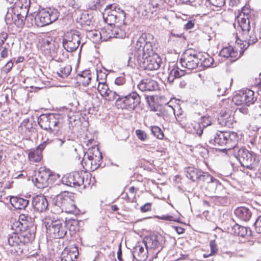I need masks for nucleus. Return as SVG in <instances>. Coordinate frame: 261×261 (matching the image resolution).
Masks as SVG:
<instances>
[{"label": "nucleus", "mask_w": 261, "mask_h": 261, "mask_svg": "<svg viewBox=\"0 0 261 261\" xmlns=\"http://www.w3.org/2000/svg\"><path fill=\"white\" fill-rule=\"evenodd\" d=\"M49 120V128H48V132L58 136L60 133V128L62 126L59 115L51 114Z\"/></svg>", "instance_id": "obj_22"}, {"label": "nucleus", "mask_w": 261, "mask_h": 261, "mask_svg": "<svg viewBox=\"0 0 261 261\" xmlns=\"http://www.w3.org/2000/svg\"><path fill=\"white\" fill-rule=\"evenodd\" d=\"M54 45L51 39H46L43 41V47L45 49H51L52 46Z\"/></svg>", "instance_id": "obj_54"}, {"label": "nucleus", "mask_w": 261, "mask_h": 261, "mask_svg": "<svg viewBox=\"0 0 261 261\" xmlns=\"http://www.w3.org/2000/svg\"><path fill=\"white\" fill-rule=\"evenodd\" d=\"M156 39L149 33H143L138 39L136 49L138 63L145 70H154L159 68L161 59L156 53Z\"/></svg>", "instance_id": "obj_1"}, {"label": "nucleus", "mask_w": 261, "mask_h": 261, "mask_svg": "<svg viewBox=\"0 0 261 261\" xmlns=\"http://www.w3.org/2000/svg\"><path fill=\"white\" fill-rule=\"evenodd\" d=\"M115 84L116 85L121 86L122 85H126V80L124 76L117 77L115 80Z\"/></svg>", "instance_id": "obj_51"}, {"label": "nucleus", "mask_w": 261, "mask_h": 261, "mask_svg": "<svg viewBox=\"0 0 261 261\" xmlns=\"http://www.w3.org/2000/svg\"><path fill=\"white\" fill-rule=\"evenodd\" d=\"M228 135L227 133L220 132L217 134L214 138L209 141L210 145H216V144L220 146H223L227 144Z\"/></svg>", "instance_id": "obj_25"}, {"label": "nucleus", "mask_w": 261, "mask_h": 261, "mask_svg": "<svg viewBox=\"0 0 261 261\" xmlns=\"http://www.w3.org/2000/svg\"><path fill=\"white\" fill-rule=\"evenodd\" d=\"M117 97H118V95L117 91H113L110 89L109 90H108V93L103 97H105L106 100L112 101L115 99Z\"/></svg>", "instance_id": "obj_43"}, {"label": "nucleus", "mask_w": 261, "mask_h": 261, "mask_svg": "<svg viewBox=\"0 0 261 261\" xmlns=\"http://www.w3.org/2000/svg\"><path fill=\"white\" fill-rule=\"evenodd\" d=\"M23 11V13L22 12L18 13L16 12L15 9L9 10L5 17L7 23H14L17 27H22L24 24V21L25 19H31L32 17V15L27 17L25 11L24 10Z\"/></svg>", "instance_id": "obj_16"}, {"label": "nucleus", "mask_w": 261, "mask_h": 261, "mask_svg": "<svg viewBox=\"0 0 261 261\" xmlns=\"http://www.w3.org/2000/svg\"><path fill=\"white\" fill-rule=\"evenodd\" d=\"M51 172L49 169L41 168L32 180L38 188L42 189L48 186L51 181Z\"/></svg>", "instance_id": "obj_15"}, {"label": "nucleus", "mask_w": 261, "mask_h": 261, "mask_svg": "<svg viewBox=\"0 0 261 261\" xmlns=\"http://www.w3.org/2000/svg\"><path fill=\"white\" fill-rule=\"evenodd\" d=\"M212 5L220 7L223 6L224 4V0H207Z\"/></svg>", "instance_id": "obj_52"}, {"label": "nucleus", "mask_w": 261, "mask_h": 261, "mask_svg": "<svg viewBox=\"0 0 261 261\" xmlns=\"http://www.w3.org/2000/svg\"><path fill=\"white\" fill-rule=\"evenodd\" d=\"M32 204L34 210L39 213L45 212L48 207V201L43 195H38L32 199Z\"/></svg>", "instance_id": "obj_18"}, {"label": "nucleus", "mask_w": 261, "mask_h": 261, "mask_svg": "<svg viewBox=\"0 0 261 261\" xmlns=\"http://www.w3.org/2000/svg\"><path fill=\"white\" fill-rule=\"evenodd\" d=\"M117 258L119 261H123L122 258V251L121 249V245H119L118 250L117 251Z\"/></svg>", "instance_id": "obj_62"}, {"label": "nucleus", "mask_w": 261, "mask_h": 261, "mask_svg": "<svg viewBox=\"0 0 261 261\" xmlns=\"http://www.w3.org/2000/svg\"><path fill=\"white\" fill-rule=\"evenodd\" d=\"M9 51V50L8 48L3 47L2 50L1 51V57L3 58H6L8 55Z\"/></svg>", "instance_id": "obj_59"}, {"label": "nucleus", "mask_w": 261, "mask_h": 261, "mask_svg": "<svg viewBox=\"0 0 261 261\" xmlns=\"http://www.w3.org/2000/svg\"><path fill=\"white\" fill-rule=\"evenodd\" d=\"M240 0H229V6H237L240 3Z\"/></svg>", "instance_id": "obj_63"}, {"label": "nucleus", "mask_w": 261, "mask_h": 261, "mask_svg": "<svg viewBox=\"0 0 261 261\" xmlns=\"http://www.w3.org/2000/svg\"><path fill=\"white\" fill-rule=\"evenodd\" d=\"M97 90L101 96L104 97L110 90L108 85L106 82H99L97 87Z\"/></svg>", "instance_id": "obj_40"}, {"label": "nucleus", "mask_w": 261, "mask_h": 261, "mask_svg": "<svg viewBox=\"0 0 261 261\" xmlns=\"http://www.w3.org/2000/svg\"><path fill=\"white\" fill-rule=\"evenodd\" d=\"M136 134L138 139L141 141H145L147 138V135L145 132L141 129H137L136 130Z\"/></svg>", "instance_id": "obj_47"}, {"label": "nucleus", "mask_w": 261, "mask_h": 261, "mask_svg": "<svg viewBox=\"0 0 261 261\" xmlns=\"http://www.w3.org/2000/svg\"><path fill=\"white\" fill-rule=\"evenodd\" d=\"M171 71L173 74V76H175L176 79L182 76L185 74V72L184 70H179L178 68H174Z\"/></svg>", "instance_id": "obj_46"}, {"label": "nucleus", "mask_w": 261, "mask_h": 261, "mask_svg": "<svg viewBox=\"0 0 261 261\" xmlns=\"http://www.w3.org/2000/svg\"><path fill=\"white\" fill-rule=\"evenodd\" d=\"M12 205L15 209H24L29 204V200L18 197H12L10 199Z\"/></svg>", "instance_id": "obj_30"}, {"label": "nucleus", "mask_w": 261, "mask_h": 261, "mask_svg": "<svg viewBox=\"0 0 261 261\" xmlns=\"http://www.w3.org/2000/svg\"><path fill=\"white\" fill-rule=\"evenodd\" d=\"M87 36L94 43L101 41V32L98 30H91L87 33Z\"/></svg>", "instance_id": "obj_36"}, {"label": "nucleus", "mask_w": 261, "mask_h": 261, "mask_svg": "<svg viewBox=\"0 0 261 261\" xmlns=\"http://www.w3.org/2000/svg\"><path fill=\"white\" fill-rule=\"evenodd\" d=\"M158 218L160 219L169 221H175V220L173 218V217L172 216L168 215H163L162 216L158 217Z\"/></svg>", "instance_id": "obj_57"}, {"label": "nucleus", "mask_w": 261, "mask_h": 261, "mask_svg": "<svg viewBox=\"0 0 261 261\" xmlns=\"http://www.w3.org/2000/svg\"><path fill=\"white\" fill-rule=\"evenodd\" d=\"M81 39V33L79 31L75 30L67 31L63 39V46L68 52L74 51L79 46Z\"/></svg>", "instance_id": "obj_11"}, {"label": "nucleus", "mask_w": 261, "mask_h": 261, "mask_svg": "<svg viewBox=\"0 0 261 261\" xmlns=\"http://www.w3.org/2000/svg\"><path fill=\"white\" fill-rule=\"evenodd\" d=\"M71 71V67L69 65H66L64 66H61L57 71L58 75L62 79L67 77Z\"/></svg>", "instance_id": "obj_38"}, {"label": "nucleus", "mask_w": 261, "mask_h": 261, "mask_svg": "<svg viewBox=\"0 0 261 261\" xmlns=\"http://www.w3.org/2000/svg\"><path fill=\"white\" fill-rule=\"evenodd\" d=\"M151 130L152 132V134L158 139H162L164 138V134L161 129V128H160L158 126H153L151 127Z\"/></svg>", "instance_id": "obj_41"}, {"label": "nucleus", "mask_w": 261, "mask_h": 261, "mask_svg": "<svg viewBox=\"0 0 261 261\" xmlns=\"http://www.w3.org/2000/svg\"><path fill=\"white\" fill-rule=\"evenodd\" d=\"M151 204L150 203H146L141 207V211L142 212H146L151 210Z\"/></svg>", "instance_id": "obj_56"}, {"label": "nucleus", "mask_w": 261, "mask_h": 261, "mask_svg": "<svg viewBox=\"0 0 261 261\" xmlns=\"http://www.w3.org/2000/svg\"><path fill=\"white\" fill-rule=\"evenodd\" d=\"M186 175L187 178L193 181L199 180L209 182L212 181V177L207 172H202L198 169L191 167L187 169Z\"/></svg>", "instance_id": "obj_17"}, {"label": "nucleus", "mask_w": 261, "mask_h": 261, "mask_svg": "<svg viewBox=\"0 0 261 261\" xmlns=\"http://www.w3.org/2000/svg\"><path fill=\"white\" fill-rule=\"evenodd\" d=\"M116 103L122 109L134 111L140 104L141 96L136 91H133L123 96V97L117 98Z\"/></svg>", "instance_id": "obj_9"}, {"label": "nucleus", "mask_w": 261, "mask_h": 261, "mask_svg": "<svg viewBox=\"0 0 261 261\" xmlns=\"http://www.w3.org/2000/svg\"><path fill=\"white\" fill-rule=\"evenodd\" d=\"M106 3V0H93V3L94 5L93 7L94 9H99L101 6H102Z\"/></svg>", "instance_id": "obj_53"}, {"label": "nucleus", "mask_w": 261, "mask_h": 261, "mask_svg": "<svg viewBox=\"0 0 261 261\" xmlns=\"http://www.w3.org/2000/svg\"><path fill=\"white\" fill-rule=\"evenodd\" d=\"M219 55L225 59H227L228 58V47H225L223 48L220 51Z\"/></svg>", "instance_id": "obj_55"}, {"label": "nucleus", "mask_w": 261, "mask_h": 261, "mask_svg": "<svg viewBox=\"0 0 261 261\" xmlns=\"http://www.w3.org/2000/svg\"><path fill=\"white\" fill-rule=\"evenodd\" d=\"M175 229L178 234H182L185 232V229L181 227H175Z\"/></svg>", "instance_id": "obj_64"}, {"label": "nucleus", "mask_w": 261, "mask_h": 261, "mask_svg": "<svg viewBox=\"0 0 261 261\" xmlns=\"http://www.w3.org/2000/svg\"><path fill=\"white\" fill-rule=\"evenodd\" d=\"M102 15L104 21L109 25H113L117 23L119 26H125V14L123 10L115 5L108 6L105 9Z\"/></svg>", "instance_id": "obj_5"}, {"label": "nucleus", "mask_w": 261, "mask_h": 261, "mask_svg": "<svg viewBox=\"0 0 261 261\" xmlns=\"http://www.w3.org/2000/svg\"><path fill=\"white\" fill-rule=\"evenodd\" d=\"M59 13L57 9L47 8L40 10L33 19L31 17V23L34 21L38 27H42L55 21L58 18Z\"/></svg>", "instance_id": "obj_7"}, {"label": "nucleus", "mask_w": 261, "mask_h": 261, "mask_svg": "<svg viewBox=\"0 0 261 261\" xmlns=\"http://www.w3.org/2000/svg\"><path fill=\"white\" fill-rule=\"evenodd\" d=\"M161 236H158L156 234H151L145 237L143 239V244L148 249H155L160 245V239Z\"/></svg>", "instance_id": "obj_24"}, {"label": "nucleus", "mask_w": 261, "mask_h": 261, "mask_svg": "<svg viewBox=\"0 0 261 261\" xmlns=\"http://www.w3.org/2000/svg\"><path fill=\"white\" fill-rule=\"evenodd\" d=\"M231 226L230 234L232 236L244 238L247 234V228L238 224H230Z\"/></svg>", "instance_id": "obj_28"}, {"label": "nucleus", "mask_w": 261, "mask_h": 261, "mask_svg": "<svg viewBox=\"0 0 261 261\" xmlns=\"http://www.w3.org/2000/svg\"><path fill=\"white\" fill-rule=\"evenodd\" d=\"M46 141H47L48 144L53 142L54 145L59 146V147H61L63 145V144L64 143L65 141V140H62V139H60L59 138H56L53 140H49L48 139Z\"/></svg>", "instance_id": "obj_48"}, {"label": "nucleus", "mask_w": 261, "mask_h": 261, "mask_svg": "<svg viewBox=\"0 0 261 261\" xmlns=\"http://www.w3.org/2000/svg\"><path fill=\"white\" fill-rule=\"evenodd\" d=\"M206 118L205 117H202L201 121L199 122H195L192 124L193 129L191 131L192 133H196L199 136H201L203 133V130L204 127L210 125V123L204 122Z\"/></svg>", "instance_id": "obj_31"}, {"label": "nucleus", "mask_w": 261, "mask_h": 261, "mask_svg": "<svg viewBox=\"0 0 261 261\" xmlns=\"http://www.w3.org/2000/svg\"><path fill=\"white\" fill-rule=\"evenodd\" d=\"M31 218L28 215L21 214L19 216V219L17 221H19L21 224H25L26 228L28 227L27 222Z\"/></svg>", "instance_id": "obj_49"}, {"label": "nucleus", "mask_w": 261, "mask_h": 261, "mask_svg": "<svg viewBox=\"0 0 261 261\" xmlns=\"http://www.w3.org/2000/svg\"><path fill=\"white\" fill-rule=\"evenodd\" d=\"M194 23L193 21H188L187 23L185 25V28L187 30L191 29L194 27Z\"/></svg>", "instance_id": "obj_60"}, {"label": "nucleus", "mask_w": 261, "mask_h": 261, "mask_svg": "<svg viewBox=\"0 0 261 261\" xmlns=\"http://www.w3.org/2000/svg\"><path fill=\"white\" fill-rule=\"evenodd\" d=\"M175 79H176L175 76H173V74L171 71H170L168 77V82L170 84H172Z\"/></svg>", "instance_id": "obj_61"}, {"label": "nucleus", "mask_w": 261, "mask_h": 261, "mask_svg": "<svg viewBox=\"0 0 261 261\" xmlns=\"http://www.w3.org/2000/svg\"><path fill=\"white\" fill-rule=\"evenodd\" d=\"M230 154L231 155L229 156V158L231 160L232 165L234 164V163H232V162L236 161L242 166L250 168L251 166L256 164L259 161L255 153L249 152L244 148H238V149L232 151Z\"/></svg>", "instance_id": "obj_4"}, {"label": "nucleus", "mask_w": 261, "mask_h": 261, "mask_svg": "<svg viewBox=\"0 0 261 261\" xmlns=\"http://www.w3.org/2000/svg\"><path fill=\"white\" fill-rule=\"evenodd\" d=\"M102 154L95 146L90 147L84 154L81 164L86 170L94 171L100 166Z\"/></svg>", "instance_id": "obj_6"}, {"label": "nucleus", "mask_w": 261, "mask_h": 261, "mask_svg": "<svg viewBox=\"0 0 261 261\" xmlns=\"http://www.w3.org/2000/svg\"><path fill=\"white\" fill-rule=\"evenodd\" d=\"M91 74L90 70H86L79 74V80L84 86H87L90 83L91 80Z\"/></svg>", "instance_id": "obj_35"}, {"label": "nucleus", "mask_w": 261, "mask_h": 261, "mask_svg": "<svg viewBox=\"0 0 261 261\" xmlns=\"http://www.w3.org/2000/svg\"><path fill=\"white\" fill-rule=\"evenodd\" d=\"M232 101L236 105H244L242 92L234 95Z\"/></svg>", "instance_id": "obj_42"}, {"label": "nucleus", "mask_w": 261, "mask_h": 261, "mask_svg": "<svg viewBox=\"0 0 261 261\" xmlns=\"http://www.w3.org/2000/svg\"><path fill=\"white\" fill-rule=\"evenodd\" d=\"M73 173L75 187H80L83 185V187L85 188L90 185V174L83 172H74Z\"/></svg>", "instance_id": "obj_20"}, {"label": "nucleus", "mask_w": 261, "mask_h": 261, "mask_svg": "<svg viewBox=\"0 0 261 261\" xmlns=\"http://www.w3.org/2000/svg\"><path fill=\"white\" fill-rule=\"evenodd\" d=\"M4 183L0 182V201H4L5 199L7 198L6 194V185H4Z\"/></svg>", "instance_id": "obj_45"}, {"label": "nucleus", "mask_w": 261, "mask_h": 261, "mask_svg": "<svg viewBox=\"0 0 261 261\" xmlns=\"http://www.w3.org/2000/svg\"><path fill=\"white\" fill-rule=\"evenodd\" d=\"M148 249H145L140 245H136L134 248L133 256L139 260H145L147 257Z\"/></svg>", "instance_id": "obj_29"}, {"label": "nucleus", "mask_w": 261, "mask_h": 261, "mask_svg": "<svg viewBox=\"0 0 261 261\" xmlns=\"http://www.w3.org/2000/svg\"><path fill=\"white\" fill-rule=\"evenodd\" d=\"M138 88L143 92L153 91L159 89V85L155 80L144 79L138 84Z\"/></svg>", "instance_id": "obj_21"}, {"label": "nucleus", "mask_w": 261, "mask_h": 261, "mask_svg": "<svg viewBox=\"0 0 261 261\" xmlns=\"http://www.w3.org/2000/svg\"><path fill=\"white\" fill-rule=\"evenodd\" d=\"M54 203L59 207L62 212L67 213H75L76 207L68 192H64L58 195L54 199Z\"/></svg>", "instance_id": "obj_10"}, {"label": "nucleus", "mask_w": 261, "mask_h": 261, "mask_svg": "<svg viewBox=\"0 0 261 261\" xmlns=\"http://www.w3.org/2000/svg\"><path fill=\"white\" fill-rule=\"evenodd\" d=\"M42 223L46 228L47 234L50 238L61 239L67 233V225L63 219H55L51 216H48L43 219Z\"/></svg>", "instance_id": "obj_3"}, {"label": "nucleus", "mask_w": 261, "mask_h": 261, "mask_svg": "<svg viewBox=\"0 0 261 261\" xmlns=\"http://www.w3.org/2000/svg\"><path fill=\"white\" fill-rule=\"evenodd\" d=\"M47 145V141H44L36 148L31 149L28 154L30 161L34 163L40 162L42 159V152Z\"/></svg>", "instance_id": "obj_19"}, {"label": "nucleus", "mask_w": 261, "mask_h": 261, "mask_svg": "<svg viewBox=\"0 0 261 261\" xmlns=\"http://www.w3.org/2000/svg\"><path fill=\"white\" fill-rule=\"evenodd\" d=\"M253 11L251 10L249 5L244 6L241 12L239 11L237 16L238 23L243 32H248L250 27V23L254 19Z\"/></svg>", "instance_id": "obj_13"}, {"label": "nucleus", "mask_w": 261, "mask_h": 261, "mask_svg": "<svg viewBox=\"0 0 261 261\" xmlns=\"http://www.w3.org/2000/svg\"><path fill=\"white\" fill-rule=\"evenodd\" d=\"M210 245L211 247V254L215 253L217 250V249L215 242L213 241H211Z\"/></svg>", "instance_id": "obj_58"}, {"label": "nucleus", "mask_w": 261, "mask_h": 261, "mask_svg": "<svg viewBox=\"0 0 261 261\" xmlns=\"http://www.w3.org/2000/svg\"><path fill=\"white\" fill-rule=\"evenodd\" d=\"M133 54L132 53H128L123 57V61H126L127 66L133 67L134 65V61L133 60Z\"/></svg>", "instance_id": "obj_44"}, {"label": "nucleus", "mask_w": 261, "mask_h": 261, "mask_svg": "<svg viewBox=\"0 0 261 261\" xmlns=\"http://www.w3.org/2000/svg\"><path fill=\"white\" fill-rule=\"evenodd\" d=\"M254 226L255 231L258 233H261V216H259L256 219Z\"/></svg>", "instance_id": "obj_50"}, {"label": "nucleus", "mask_w": 261, "mask_h": 261, "mask_svg": "<svg viewBox=\"0 0 261 261\" xmlns=\"http://www.w3.org/2000/svg\"><path fill=\"white\" fill-rule=\"evenodd\" d=\"M11 228L14 231L9 235L8 242L10 246L18 249H20L21 246L32 241L35 238V233H31L30 230L26 229L25 224H22L19 221H14L11 225Z\"/></svg>", "instance_id": "obj_2"}, {"label": "nucleus", "mask_w": 261, "mask_h": 261, "mask_svg": "<svg viewBox=\"0 0 261 261\" xmlns=\"http://www.w3.org/2000/svg\"><path fill=\"white\" fill-rule=\"evenodd\" d=\"M234 213L237 217L244 221H249L252 215L250 210L244 206L237 208L234 210Z\"/></svg>", "instance_id": "obj_27"}, {"label": "nucleus", "mask_w": 261, "mask_h": 261, "mask_svg": "<svg viewBox=\"0 0 261 261\" xmlns=\"http://www.w3.org/2000/svg\"><path fill=\"white\" fill-rule=\"evenodd\" d=\"M202 58L201 53L193 49H188L181 55L179 62L182 67L192 70L198 67Z\"/></svg>", "instance_id": "obj_8"}, {"label": "nucleus", "mask_w": 261, "mask_h": 261, "mask_svg": "<svg viewBox=\"0 0 261 261\" xmlns=\"http://www.w3.org/2000/svg\"><path fill=\"white\" fill-rule=\"evenodd\" d=\"M126 26L109 25L103 28L101 31V41H107L111 38L122 39L126 36Z\"/></svg>", "instance_id": "obj_12"}, {"label": "nucleus", "mask_w": 261, "mask_h": 261, "mask_svg": "<svg viewBox=\"0 0 261 261\" xmlns=\"http://www.w3.org/2000/svg\"><path fill=\"white\" fill-rule=\"evenodd\" d=\"M240 139L239 135L237 133L234 132H229V153H231L232 151L238 149L237 145Z\"/></svg>", "instance_id": "obj_33"}, {"label": "nucleus", "mask_w": 261, "mask_h": 261, "mask_svg": "<svg viewBox=\"0 0 261 261\" xmlns=\"http://www.w3.org/2000/svg\"><path fill=\"white\" fill-rule=\"evenodd\" d=\"M73 173H67L62 178V182L64 185L69 187H75L74 185Z\"/></svg>", "instance_id": "obj_37"}, {"label": "nucleus", "mask_w": 261, "mask_h": 261, "mask_svg": "<svg viewBox=\"0 0 261 261\" xmlns=\"http://www.w3.org/2000/svg\"><path fill=\"white\" fill-rule=\"evenodd\" d=\"M49 120V128H48V132L58 136L60 133V128L62 126L59 115L51 114Z\"/></svg>", "instance_id": "obj_23"}, {"label": "nucleus", "mask_w": 261, "mask_h": 261, "mask_svg": "<svg viewBox=\"0 0 261 261\" xmlns=\"http://www.w3.org/2000/svg\"><path fill=\"white\" fill-rule=\"evenodd\" d=\"M234 42L236 45L232 47V44H229V61L233 62L239 59L242 55L245 45L243 44L242 41L238 37V35L234 33L230 37V43L233 44Z\"/></svg>", "instance_id": "obj_14"}, {"label": "nucleus", "mask_w": 261, "mask_h": 261, "mask_svg": "<svg viewBox=\"0 0 261 261\" xmlns=\"http://www.w3.org/2000/svg\"><path fill=\"white\" fill-rule=\"evenodd\" d=\"M50 117L51 114L40 115L38 118V122L41 128L48 131V128H49V121H50Z\"/></svg>", "instance_id": "obj_34"}, {"label": "nucleus", "mask_w": 261, "mask_h": 261, "mask_svg": "<svg viewBox=\"0 0 261 261\" xmlns=\"http://www.w3.org/2000/svg\"><path fill=\"white\" fill-rule=\"evenodd\" d=\"M116 90L118 93V98L123 97V96H125V95H126L130 92V88L127 84L119 86Z\"/></svg>", "instance_id": "obj_39"}, {"label": "nucleus", "mask_w": 261, "mask_h": 261, "mask_svg": "<svg viewBox=\"0 0 261 261\" xmlns=\"http://www.w3.org/2000/svg\"><path fill=\"white\" fill-rule=\"evenodd\" d=\"M242 93L244 105L246 106H249L254 103L256 100V98L254 96V92L252 90L247 89L242 92Z\"/></svg>", "instance_id": "obj_32"}, {"label": "nucleus", "mask_w": 261, "mask_h": 261, "mask_svg": "<svg viewBox=\"0 0 261 261\" xmlns=\"http://www.w3.org/2000/svg\"><path fill=\"white\" fill-rule=\"evenodd\" d=\"M79 252L77 248L72 247L64 251L62 254L61 261H76Z\"/></svg>", "instance_id": "obj_26"}]
</instances>
